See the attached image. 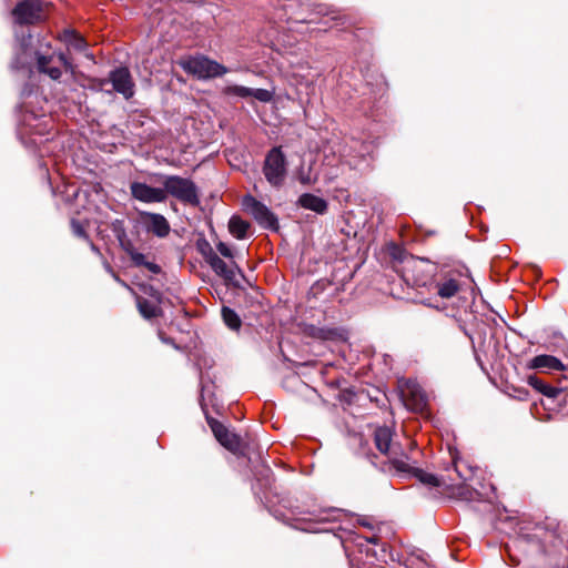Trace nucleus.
I'll list each match as a JSON object with an SVG mask.
<instances>
[{
    "label": "nucleus",
    "instance_id": "aec40b11",
    "mask_svg": "<svg viewBox=\"0 0 568 568\" xmlns=\"http://www.w3.org/2000/svg\"><path fill=\"white\" fill-rule=\"evenodd\" d=\"M527 383L535 388L540 394L549 397V398H556L559 394V389L557 387H554L549 384H546L540 378H538L536 375H529L527 377Z\"/></svg>",
    "mask_w": 568,
    "mask_h": 568
},
{
    "label": "nucleus",
    "instance_id": "e433bc0d",
    "mask_svg": "<svg viewBox=\"0 0 568 568\" xmlns=\"http://www.w3.org/2000/svg\"><path fill=\"white\" fill-rule=\"evenodd\" d=\"M160 337L162 338V342H169L168 339L163 338L161 334Z\"/></svg>",
    "mask_w": 568,
    "mask_h": 568
},
{
    "label": "nucleus",
    "instance_id": "9d476101",
    "mask_svg": "<svg viewBox=\"0 0 568 568\" xmlns=\"http://www.w3.org/2000/svg\"><path fill=\"white\" fill-rule=\"evenodd\" d=\"M16 22L31 24L42 19L43 8L41 0H24L13 10Z\"/></svg>",
    "mask_w": 568,
    "mask_h": 568
},
{
    "label": "nucleus",
    "instance_id": "20e7f679",
    "mask_svg": "<svg viewBox=\"0 0 568 568\" xmlns=\"http://www.w3.org/2000/svg\"><path fill=\"white\" fill-rule=\"evenodd\" d=\"M162 184L166 196L171 195L178 201L193 206L200 204L197 187L192 180L179 175H165Z\"/></svg>",
    "mask_w": 568,
    "mask_h": 568
},
{
    "label": "nucleus",
    "instance_id": "39448f33",
    "mask_svg": "<svg viewBox=\"0 0 568 568\" xmlns=\"http://www.w3.org/2000/svg\"><path fill=\"white\" fill-rule=\"evenodd\" d=\"M183 70L199 79H211L224 75L229 70L221 63L205 55L189 57L181 62Z\"/></svg>",
    "mask_w": 568,
    "mask_h": 568
},
{
    "label": "nucleus",
    "instance_id": "7ed1b4c3",
    "mask_svg": "<svg viewBox=\"0 0 568 568\" xmlns=\"http://www.w3.org/2000/svg\"><path fill=\"white\" fill-rule=\"evenodd\" d=\"M376 448L386 455L397 471H409L412 469L414 444L409 443L410 454L399 452L398 447L392 444V432L388 427H378L374 433Z\"/></svg>",
    "mask_w": 568,
    "mask_h": 568
},
{
    "label": "nucleus",
    "instance_id": "1a4fd4ad",
    "mask_svg": "<svg viewBox=\"0 0 568 568\" xmlns=\"http://www.w3.org/2000/svg\"><path fill=\"white\" fill-rule=\"evenodd\" d=\"M108 82H111L114 91L121 93L125 99L133 97L134 83L126 68H118L111 71L108 80L101 79L98 81L99 88L103 89Z\"/></svg>",
    "mask_w": 568,
    "mask_h": 568
},
{
    "label": "nucleus",
    "instance_id": "f8f14e48",
    "mask_svg": "<svg viewBox=\"0 0 568 568\" xmlns=\"http://www.w3.org/2000/svg\"><path fill=\"white\" fill-rule=\"evenodd\" d=\"M140 217L149 233H152L158 237H165L169 235L171 226L162 214L140 212Z\"/></svg>",
    "mask_w": 568,
    "mask_h": 568
},
{
    "label": "nucleus",
    "instance_id": "393cba45",
    "mask_svg": "<svg viewBox=\"0 0 568 568\" xmlns=\"http://www.w3.org/2000/svg\"><path fill=\"white\" fill-rule=\"evenodd\" d=\"M224 92L229 95H236L240 98H248V97H251L252 89L243 87V85L234 84V85L226 87L224 89Z\"/></svg>",
    "mask_w": 568,
    "mask_h": 568
},
{
    "label": "nucleus",
    "instance_id": "cd10ccee",
    "mask_svg": "<svg viewBox=\"0 0 568 568\" xmlns=\"http://www.w3.org/2000/svg\"><path fill=\"white\" fill-rule=\"evenodd\" d=\"M71 229L74 235L78 237H87L84 226L77 220L71 221Z\"/></svg>",
    "mask_w": 568,
    "mask_h": 568
},
{
    "label": "nucleus",
    "instance_id": "c85d7f7f",
    "mask_svg": "<svg viewBox=\"0 0 568 568\" xmlns=\"http://www.w3.org/2000/svg\"><path fill=\"white\" fill-rule=\"evenodd\" d=\"M216 248L220 252V254L223 255L224 257L233 258V251L226 243L219 242L216 244Z\"/></svg>",
    "mask_w": 568,
    "mask_h": 568
},
{
    "label": "nucleus",
    "instance_id": "a211bd4d",
    "mask_svg": "<svg viewBox=\"0 0 568 568\" xmlns=\"http://www.w3.org/2000/svg\"><path fill=\"white\" fill-rule=\"evenodd\" d=\"M298 204L306 210H311L318 214H324L327 211V202L317 195L305 193L298 197Z\"/></svg>",
    "mask_w": 568,
    "mask_h": 568
},
{
    "label": "nucleus",
    "instance_id": "c756f323",
    "mask_svg": "<svg viewBox=\"0 0 568 568\" xmlns=\"http://www.w3.org/2000/svg\"><path fill=\"white\" fill-rule=\"evenodd\" d=\"M454 462V469L457 473L458 477L462 478L464 481L468 480L470 478L469 475H466L462 471L463 463L458 462L456 458L453 459Z\"/></svg>",
    "mask_w": 568,
    "mask_h": 568
},
{
    "label": "nucleus",
    "instance_id": "bb28decb",
    "mask_svg": "<svg viewBox=\"0 0 568 568\" xmlns=\"http://www.w3.org/2000/svg\"><path fill=\"white\" fill-rule=\"evenodd\" d=\"M251 97L261 102H270L273 99V93L266 89H252Z\"/></svg>",
    "mask_w": 568,
    "mask_h": 568
},
{
    "label": "nucleus",
    "instance_id": "2f4dec72",
    "mask_svg": "<svg viewBox=\"0 0 568 568\" xmlns=\"http://www.w3.org/2000/svg\"><path fill=\"white\" fill-rule=\"evenodd\" d=\"M459 490H462L460 495H459L462 498H464V499H469L470 498L471 493L467 489V487L462 486V487H459Z\"/></svg>",
    "mask_w": 568,
    "mask_h": 568
},
{
    "label": "nucleus",
    "instance_id": "c9c22d12",
    "mask_svg": "<svg viewBox=\"0 0 568 568\" xmlns=\"http://www.w3.org/2000/svg\"><path fill=\"white\" fill-rule=\"evenodd\" d=\"M85 57L93 60V55L92 54H89V53H85Z\"/></svg>",
    "mask_w": 568,
    "mask_h": 568
},
{
    "label": "nucleus",
    "instance_id": "dca6fc26",
    "mask_svg": "<svg viewBox=\"0 0 568 568\" xmlns=\"http://www.w3.org/2000/svg\"><path fill=\"white\" fill-rule=\"evenodd\" d=\"M206 263L225 282L231 283L235 280V270H239L235 263L227 264L217 254L212 256Z\"/></svg>",
    "mask_w": 568,
    "mask_h": 568
},
{
    "label": "nucleus",
    "instance_id": "6ab92c4d",
    "mask_svg": "<svg viewBox=\"0 0 568 568\" xmlns=\"http://www.w3.org/2000/svg\"><path fill=\"white\" fill-rule=\"evenodd\" d=\"M60 40L64 42L69 49L74 51L84 52L87 51L88 43L83 37L77 33L74 30L65 29L60 34Z\"/></svg>",
    "mask_w": 568,
    "mask_h": 568
},
{
    "label": "nucleus",
    "instance_id": "ddd939ff",
    "mask_svg": "<svg viewBox=\"0 0 568 568\" xmlns=\"http://www.w3.org/2000/svg\"><path fill=\"white\" fill-rule=\"evenodd\" d=\"M211 429L217 442L226 449L236 453L241 448V438L230 432L222 423L217 420L210 422Z\"/></svg>",
    "mask_w": 568,
    "mask_h": 568
},
{
    "label": "nucleus",
    "instance_id": "7c9ffc66",
    "mask_svg": "<svg viewBox=\"0 0 568 568\" xmlns=\"http://www.w3.org/2000/svg\"><path fill=\"white\" fill-rule=\"evenodd\" d=\"M144 267L148 268L153 274H159L161 272V267L158 264L150 262V261L146 262Z\"/></svg>",
    "mask_w": 568,
    "mask_h": 568
},
{
    "label": "nucleus",
    "instance_id": "412c9836",
    "mask_svg": "<svg viewBox=\"0 0 568 568\" xmlns=\"http://www.w3.org/2000/svg\"><path fill=\"white\" fill-rule=\"evenodd\" d=\"M136 306H138L140 314L144 318L150 320V318L158 317L161 315V308L158 304H155L146 298H143L141 296L136 297Z\"/></svg>",
    "mask_w": 568,
    "mask_h": 568
},
{
    "label": "nucleus",
    "instance_id": "b1692460",
    "mask_svg": "<svg viewBox=\"0 0 568 568\" xmlns=\"http://www.w3.org/2000/svg\"><path fill=\"white\" fill-rule=\"evenodd\" d=\"M196 248L199 253L203 256L204 261L207 262L212 256L216 253L213 251L211 244L205 239H200L196 242Z\"/></svg>",
    "mask_w": 568,
    "mask_h": 568
},
{
    "label": "nucleus",
    "instance_id": "72a5a7b5",
    "mask_svg": "<svg viewBox=\"0 0 568 568\" xmlns=\"http://www.w3.org/2000/svg\"><path fill=\"white\" fill-rule=\"evenodd\" d=\"M359 524L364 527H367L369 529H373V526L366 520V519H362L359 520Z\"/></svg>",
    "mask_w": 568,
    "mask_h": 568
},
{
    "label": "nucleus",
    "instance_id": "2eb2a0df",
    "mask_svg": "<svg viewBox=\"0 0 568 568\" xmlns=\"http://www.w3.org/2000/svg\"><path fill=\"white\" fill-rule=\"evenodd\" d=\"M529 369H539L542 372H561L565 369L564 363L552 355H537L527 363Z\"/></svg>",
    "mask_w": 568,
    "mask_h": 568
},
{
    "label": "nucleus",
    "instance_id": "4468645a",
    "mask_svg": "<svg viewBox=\"0 0 568 568\" xmlns=\"http://www.w3.org/2000/svg\"><path fill=\"white\" fill-rule=\"evenodd\" d=\"M402 395L406 406L413 410H422L426 405L420 387L414 382L406 384L405 388L402 389Z\"/></svg>",
    "mask_w": 568,
    "mask_h": 568
},
{
    "label": "nucleus",
    "instance_id": "f3484780",
    "mask_svg": "<svg viewBox=\"0 0 568 568\" xmlns=\"http://www.w3.org/2000/svg\"><path fill=\"white\" fill-rule=\"evenodd\" d=\"M415 452H413V455ZM412 469L409 471H403L404 474H413L415 475L423 484L429 486V487H443L444 490H446L449 486L437 476L425 473L418 468H416L414 465L416 464V459L413 456V460L410 462Z\"/></svg>",
    "mask_w": 568,
    "mask_h": 568
},
{
    "label": "nucleus",
    "instance_id": "f03ea898",
    "mask_svg": "<svg viewBox=\"0 0 568 568\" xmlns=\"http://www.w3.org/2000/svg\"><path fill=\"white\" fill-rule=\"evenodd\" d=\"M438 266L425 258L409 256L402 261L400 276L415 287H426L429 292L438 273Z\"/></svg>",
    "mask_w": 568,
    "mask_h": 568
},
{
    "label": "nucleus",
    "instance_id": "a878e982",
    "mask_svg": "<svg viewBox=\"0 0 568 568\" xmlns=\"http://www.w3.org/2000/svg\"><path fill=\"white\" fill-rule=\"evenodd\" d=\"M125 251L134 265L144 266L146 264V256L143 253L136 251L133 246L129 245L125 247Z\"/></svg>",
    "mask_w": 568,
    "mask_h": 568
},
{
    "label": "nucleus",
    "instance_id": "f704fd0d",
    "mask_svg": "<svg viewBox=\"0 0 568 568\" xmlns=\"http://www.w3.org/2000/svg\"><path fill=\"white\" fill-rule=\"evenodd\" d=\"M366 539H367V541H369V542L376 544V542H377V540H378V537H377V536H375V535H373V536H371V537H367Z\"/></svg>",
    "mask_w": 568,
    "mask_h": 568
},
{
    "label": "nucleus",
    "instance_id": "4be33fe9",
    "mask_svg": "<svg viewBox=\"0 0 568 568\" xmlns=\"http://www.w3.org/2000/svg\"><path fill=\"white\" fill-rule=\"evenodd\" d=\"M250 223L237 215H233L229 221V231L237 240H243L247 235Z\"/></svg>",
    "mask_w": 568,
    "mask_h": 568
},
{
    "label": "nucleus",
    "instance_id": "423d86ee",
    "mask_svg": "<svg viewBox=\"0 0 568 568\" xmlns=\"http://www.w3.org/2000/svg\"><path fill=\"white\" fill-rule=\"evenodd\" d=\"M286 166V158L280 146L268 151L264 161L263 173L273 187L280 189L284 184L287 173Z\"/></svg>",
    "mask_w": 568,
    "mask_h": 568
},
{
    "label": "nucleus",
    "instance_id": "6e6552de",
    "mask_svg": "<svg viewBox=\"0 0 568 568\" xmlns=\"http://www.w3.org/2000/svg\"><path fill=\"white\" fill-rule=\"evenodd\" d=\"M462 286V274L457 271H438L430 292L442 298H450L457 294Z\"/></svg>",
    "mask_w": 568,
    "mask_h": 568
},
{
    "label": "nucleus",
    "instance_id": "0eeeda50",
    "mask_svg": "<svg viewBox=\"0 0 568 568\" xmlns=\"http://www.w3.org/2000/svg\"><path fill=\"white\" fill-rule=\"evenodd\" d=\"M242 206L262 227L277 230L278 221L276 215L254 196L245 195L242 200Z\"/></svg>",
    "mask_w": 568,
    "mask_h": 568
},
{
    "label": "nucleus",
    "instance_id": "9b49d317",
    "mask_svg": "<svg viewBox=\"0 0 568 568\" xmlns=\"http://www.w3.org/2000/svg\"><path fill=\"white\" fill-rule=\"evenodd\" d=\"M130 191L133 199L143 203H163L166 192L162 187H153L143 182H132Z\"/></svg>",
    "mask_w": 568,
    "mask_h": 568
},
{
    "label": "nucleus",
    "instance_id": "f257e3e1",
    "mask_svg": "<svg viewBox=\"0 0 568 568\" xmlns=\"http://www.w3.org/2000/svg\"><path fill=\"white\" fill-rule=\"evenodd\" d=\"M36 68L40 74L53 81H60L63 71L74 72V65L67 55L62 52L57 53L47 41L41 42L36 52Z\"/></svg>",
    "mask_w": 568,
    "mask_h": 568
},
{
    "label": "nucleus",
    "instance_id": "473e14b6",
    "mask_svg": "<svg viewBox=\"0 0 568 568\" xmlns=\"http://www.w3.org/2000/svg\"><path fill=\"white\" fill-rule=\"evenodd\" d=\"M300 181L303 183V184H310L312 182L311 178L310 176H300Z\"/></svg>",
    "mask_w": 568,
    "mask_h": 568
},
{
    "label": "nucleus",
    "instance_id": "5701e85b",
    "mask_svg": "<svg viewBox=\"0 0 568 568\" xmlns=\"http://www.w3.org/2000/svg\"><path fill=\"white\" fill-rule=\"evenodd\" d=\"M222 318L227 327L231 329H239L241 327L240 316L230 307L223 306Z\"/></svg>",
    "mask_w": 568,
    "mask_h": 568
}]
</instances>
